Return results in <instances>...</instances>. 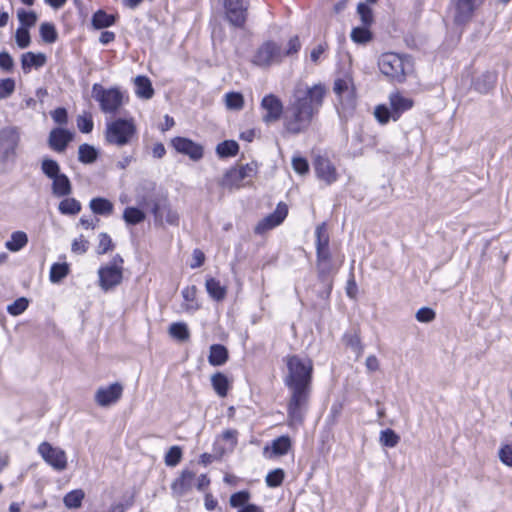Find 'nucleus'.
I'll list each match as a JSON object with an SVG mask.
<instances>
[{
	"instance_id": "nucleus-2",
	"label": "nucleus",
	"mask_w": 512,
	"mask_h": 512,
	"mask_svg": "<svg viewBox=\"0 0 512 512\" xmlns=\"http://www.w3.org/2000/svg\"><path fill=\"white\" fill-rule=\"evenodd\" d=\"M325 95L326 88L323 84L309 87L298 83L284 113L285 129L292 134L305 131L321 108Z\"/></svg>"
},
{
	"instance_id": "nucleus-63",
	"label": "nucleus",
	"mask_w": 512,
	"mask_h": 512,
	"mask_svg": "<svg viewBox=\"0 0 512 512\" xmlns=\"http://www.w3.org/2000/svg\"><path fill=\"white\" fill-rule=\"evenodd\" d=\"M14 66V61L11 55L6 52H0V67L5 71H11Z\"/></svg>"
},
{
	"instance_id": "nucleus-59",
	"label": "nucleus",
	"mask_w": 512,
	"mask_h": 512,
	"mask_svg": "<svg viewBox=\"0 0 512 512\" xmlns=\"http://www.w3.org/2000/svg\"><path fill=\"white\" fill-rule=\"evenodd\" d=\"M240 174H242L243 180L252 179L257 173V164L255 162L247 163L236 167Z\"/></svg>"
},
{
	"instance_id": "nucleus-55",
	"label": "nucleus",
	"mask_w": 512,
	"mask_h": 512,
	"mask_svg": "<svg viewBox=\"0 0 512 512\" xmlns=\"http://www.w3.org/2000/svg\"><path fill=\"white\" fill-rule=\"evenodd\" d=\"M15 41L19 48H27L31 42L28 29L25 27H19L15 33Z\"/></svg>"
},
{
	"instance_id": "nucleus-42",
	"label": "nucleus",
	"mask_w": 512,
	"mask_h": 512,
	"mask_svg": "<svg viewBox=\"0 0 512 512\" xmlns=\"http://www.w3.org/2000/svg\"><path fill=\"white\" fill-rule=\"evenodd\" d=\"M78 154L79 161L86 164L93 163L98 156L96 149L89 144L80 145Z\"/></svg>"
},
{
	"instance_id": "nucleus-23",
	"label": "nucleus",
	"mask_w": 512,
	"mask_h": 512,
	"mask_svg": "<svg viewBox=\"0 0 512 512\" xmlns=\"http://www.w3.org/2000/svg\"><path fill=\"white\" fill-rule=\"evenodd\" d=\"M46 55L44 53L26 52L21 56V66L25 73L30 72L32 67L40 68L46 63Z\"/></svg>"
},
{
	"instance_id": "nucleus-43",
	"label": "nucleus",
	"mask_w": 512,
	"mask_h": 512,
	"mask_svg": "<svg viewBox=\"0 0 512 512\" xmlns=\"http://www.w3.org/2000/svg\"><path fill=\"white\" fill-rule=\"evenodd\" d=\"M123 219L127 224L136 225L145 219V214L138 208L127 207L123 213Z\"/></svg>"
},
{
	"instance_id": "nucleus-6",
	"label": "nucleus",
	"mask_w": 512,
	"mask_h": 512,
	"mask_svg": "<svg viewBox=\"0 0 512 512\" xmlns=\"http://www.w3.org/2000/svg\"><path fill=\"white\" fill-rule=\"evenodd\" d=\"M484 3V0H451L450 11L456 26H466L474 13Z\"/></svg>"
},
{
	"instance_id": "nucleus-37",
	"label": "nucleus",
	"mask_w": 512,
	"mask_h": 512,
	"mask_svg": "<svg viewBox=\"0 0 512 512\" xmlns=\"http://www.w3.org/2000/svg\"><path fill=\"white\" fill-rule=\"evenodd\" d=\"M225 106L228 110L239 111L244 107V97L239 92H229L225 94Z\"/></svg>"
},
{
	"instance_id": "nucleus-35",
	"label": "nucleus",
	"mask_w": 512,
	"mask_h": 512,
	"mask_svg": "<svg viewBox=\"0 0 512 512\" xmlns=\"http://www.w3.org/2000/svg\"><path fill=\"white\" fill-rule=\"evenodd\" d=\"M115 20L116 18L114 15L107 14L103 10H98L92 17V25L96 29H102L112 26L115 23Z\"/></svg>"
},
{
	"instance_id": "nucleus-31",
	"label": "nucleus",
	"mask_w": 512,
	"mask_h": 512,
	"mask_svg": "<svg viewBox=\"0 0 512 512\" xmlns=\"http://www.w3.org/2000/svg\"><path fill=\"white\" fill-rule=\"evenodd\" d=\"M28 243V236L23 231L13 232L10 239L5 243V247L11 252H18Z\"/></svg>"
},
{
	"instance_id": "nucleus-24",
	"label": "nucleus",
	"mask_w": 512,
	"mask_h": 512,
	"mask_svg": "<svg viewBox=\"0 0 512 512\" xmlns=\"http://www.w3.org/2000/svg\"><path fill=\"white\" fill-rule=\"evenodd\" d=\"M72 192V185L69 178L61 173L52 179V193L56 197H66Z\"/></svg>"
},
{
	"instance_id": "nucleus-25",
	"label": "nucleus",
	"mask_w": 512,
	"mask_h": 512,
	"mask_svg": "<svg viewBox=\"0 0 512 512\" xmlns=\"http://www.w3.org/2000/svg\"><path fill=\"white\" fill-rule=\"evenodd\" d=\"M194 478L195 474L192 471L184 470L180 477L173 482V491L179 495H184L192 488Z\"/></svg>"
},
{
	"instance_id": "nucleus-32",
	"label": "nucleus",
	"mask_w": 512,
	"mask_h": 512,
	"mask_svg": "<svg viewBox=\"0 0 512 512\" xmlns=\"http://www.w3.org/2000/svg\"><path fill=\"white\" fill-rule=\"evenodd\" d=\"M211 383L218 396L225 397L227 395L230 384L228 378L223 373L217 372L213 374Z\"/></svg>"
},
{
	"instance_id": "nucleus-45",
	"label": "nucleus",
	"mask_w": 512,
	"mask_h": 512,
	"mask_svg": "<svg viewBox=\"0 0 512 512\" xmlns=\"http://www.w3.org/2000/svg\"><path fill=\"white\" fill-rule=\"evenodd\" d=\"M68 272L69 266L67 263H55L50 270V281L58 283L67 276Z\"/></svg>"
},
{
	"instance_id": "nucleus-11",
	"label": "nucleus",
	"mask_w": 512,
	"mask_h": 512,
	"mask_svg": "<svg viewBox=\"0 0 512 512\" xmlns=\"http://www.w3.org/2000/svg\"><path fill=\"white\" fill-rule=\"evenodd\" d=\"M38 453L55 470L63 471L67 468V456L63 449L53 447L49 442H42L38 446Z\"/></svg>"
},
{
	"instance_id": "nucleus-9",
	"label": "nucleus",
	"mask_w": 512,
	"mask_h": 512,
	"mask_svg": "<svg viewBox=\"0 0 512 512\" xmlns=\"http://www.w3.org/2000/svg\"><path fill=\"white\" fill-rule=\"evenodd\" d=\"M151 212L154 216L156 225L163 226L168 224L170 226H178L180 215L177 210L165 198L156 199L153 201Z\"/></svg>"
},
{
	"instance_id": "nucleus-10",
	"label": "nucleus",
	"mask_w": 512,
	"mask_h": 512,
	"mask_svg": "<svg viewBox=\"0 0 512 512\" xmlns=\"http://www.w3.org/2000/svg\"><path fill=\"white\" fill-rule=\"evenodd\" d=\"M122 263L123 259L116 255L109 265L99 269V282L104 291H108L121 283Z\"/></svg>"
},
{
	"instance_id": "nucleus-49",
	"label": "nucleus",
	"mask_w": 512,
	"mask_h": 512,
	"mask_svg": "<svg viewBox=\"0 0 512 512\" xmlns=\"http://www.w3.org/2000/svg\"><path fill=\"white\" fill-rule=\"evenodd\" d=\"M357 12L360 16L362 25L370 27L374 21L372 9L365 3H359L357 6Z\"/></svg>"
},
{
	"instance_id": "nucleus-51",
	"label": "nucleus",
	"mask_w": 512,
	"mask_h": 512,
	"mask_svg": "<svg viewBox=\"0 0 512 512\" xmlns=\"http://www.w3.org/2000/svg\"><path fill=\"white\" fill-rule=\"evenodd\" d=\"M285 473L282 469L278 468L270 471L266 476V484L269 487H278L284 480Z\"/></svg>"
},
{
	"instance_id": "nucleus-21",
	"label": "nucleus",
	"mask_w": 512,
	"mask_h": 512,
	"mask_svg": "<svg viewBox=\"0 0 512 512\" xmlns=\"http://www.w3.org/2000/svg\"><path fill=\"white\" fill-rule=\"evenodd\" d=\"M333 90L341 101H347L351 103L355 98L353 80L349 75H345L343 78L336 79L334 82Z\"/></svg>"
},
{
	"instance_id": "nucleus-18",
	"label": "nucleus",
	"mask_w": 512,
	"mask_h": 512,
	"mask_svg": "<svg viewBox=\"0 0 512 512\" xmlns=\"http://www.w3.org/2000/svg\"><path fill=\"white\" fill-rule=\"evenodd\" d=\"M496 82L497 72L487 70L473 78L471 87L480 94H488L494 89Z\"/></svg>"
},
{
	"instance_id": "nucleus-29",
	"label": "nucleus",
	"mask_w": 512,
	"mask_h": 512,
	"mask_svg": "<svg viewBox=\"0 0 512 512\" xmlns=\"http://www.w3.org/2000/svg\"><path fill=\"white\" fill-rule=\"evenodd\" d=\"M89 206L93 213L102 216H109L113 213L114 210L113 203L110 200L102 197L93 198L90 201Z\"/></svg>"
},
{
	"instance_id": "nucleus-7",
	"label": "nucleus",
	"mask_w": 512,
	"mask_h": 512,
	"mask_svg": "<svg viewBox=\"0 0 512 512\" xmlns=\"http://www.w3.org/2000/svg\"><path fill=\"white\" fill-rule=\"evenodd\" d=\"M282 60L283 51L280 45L274 41H266L256 50L252 63L256 66L267 68L273 64L281 63Z\"/></svg>"
},
{
	"instance_id": "nucleus-8",
	"label": "nucleus",
	"mask_w": 512,
	"mask_h": 512,
	"mask_svg": "<svg viewBox=\"0 0 512 512\" xmlns=\"http://www.w3.org/2000/svg\"><path fill=\"white\" fill-rule=\"evenodd\" d=\"M93 92L104 113L115 114L123 104V94L117 88L104 89L95 84Z\"/></svg>"
},
{
	"instance_id": "nucleus-39",
	"label": "nucleus",
	"mask_w": 512,
	"mask_h": 512,
	"mask_svg": "<svg viewBox=\"0 0 512 512\" xmlns=\"http://www.w3.org/2000/svg\"><path fill=\"white\" fill-rule=\"evenodd\" d=\"M239 145L234 140H226L219 143L216 152L220 157L235 156L238 153Z\"/></svg>"
},
{
	"instance_id": "nucleus-20",
	"label": "nucleus",
	"mask_w": 512,
	"mask_h": 512,
	"mask_svg": "<svg viewBox=\"0 0 512 512\" xmlns=\"http://www.w3.org/2000/svg\"><path fill=\"white\" fill-rule=\"evenodd\" d=\"M314 165L317 177L326 184L330 185L337 180L336 168L327 158L317 157Z\"/></svg>"
},
{
	"instance_id": "nucleus-64",
	"label": "nucleus",
	"mask_w": 512,
	"mask_h": 512,
	"mask_svg": "<svg viewBox=\"0 0 512 512\" xmlns=\"http://www.w3.org/2000/svg\"><path fill=\"white\" fill-rule=\"evenodd\" d=\"M499 458L505 465L512 467V446L506 445L501 448Z\"/></svg>"
},
{
	"instance_id": "nucleus-28",
	"label": "nucleus",
	"mask_w": 512,
	"mask_h": 512,
	"mask_svg": "<svg viewBox=\"0 0 512 512\" xmlns=\"http://www.w3.org/2000/svg\"><path fill=\"white\" fill-rule=\"evenodd\" d=\"M135 93L139 98L150 99L154 95V89L151 81L146 76H137L134 80Z\"/></svg>"
},
{
	"instance_id": "nucleus-62",
	"label": "nucleus",
	"mask_w": 512,
	"mask_h": 512,
	"mask_svg": "<svg viewBox=\"0 0 512 512\" xmlns=\"http://www.w3.org/2000/svg\"><path fill=\"white\" fill-rule=\"evenodd\" d=\"M77 126L83 133H89L93 129V121L91 117L79 116L77 119Z\"/></svg>"
},
{
	"instance_id": "nucleus-44",
	"label": "nucleus",
	"mask_w": 512,
	"mask_h": 512,
	"mask_svg": "<svg viewBox=\"0 0 512 512\" xmlns=\"http://www.w3.org/2000/svg\"><path fill=\"white\" fill-rule=\"evenodd\" d=\"M351 39L358 44H366L369 42L372 39L369 26L362 25L361 27H355L351 32Z\"/></svg>"
},
{
	"instance_id": "nucleus-50",
	"label": "nucleus",
	"mask_w": 512,
	"mask_h": 512,
	"mask_svg": "<svg viewBox=\"0 0 512 512\" xmlns=\"http://www.w3.org/2000/svg\"><path fill=\"white\" fill-rule=\"evenodd\" d=\"M182 458V450L179 446H172L165 455V464L170 467L176 466Z\"/></svg>"
},
{
	"instance_id": "nucleus-53",
	"label": "nucleus",
	"mask_w": 512,
	"mask_h": 512,
	"mask_svg": "<svg viewBox=\"0 0 512 512\" xmlns=\"http://www.w3.org/2000/svg\"><path fill=\"white\" fill-rule=\"evenodd\" d=\"M250 499V493L247 491H239L231 495L230 505L234 508L244 507Z\"/></svg>"
},
{
	"instance_id": "nucleus-16",
	"label": "nucleus",
	"mask_w": 512,
	"mask_h": 512,
	"mask_svg": "<svg viewBox=\"0 0 512 512\" xmlns=\"http://www.w3.org/2000/svg\"><path fill=\"white\" fill-rule=\"evenodd\" d=\"M123 393V386L116 382L107 387H100L95 394V401L101 407H108L115 404Z\"/></svg>"
},
{
	"instance_id": "nucleus-40",
	"label": "nucleus",
	"mask_w": 512,
	"mask_h": 512,
	"mask_svg": "<svg viewBox=\"0 0 512 512\" xmlns=\"http://www.w3.org/2000/svg\"><path fill=\"white\" fill-rule=\"evenodd\" d=\"M169 334L180 341H186L190 337L188 326L183 322L172 323L169 327Z\"/></svg>"
},
{
	"instance_id": "nucleus-26",
	"label": "nucleus",
	"mask_w": 512,
	"mask_h": 512,
	"mask_svg": "<svg viewBox=\"0 0 512 512\" xmlns=\"http://www.w3.org/2000/svg\"><path fill=\"white\" fill-rule=\"evenodd\" d=\"M291 448V440L289 436H280L272 441L271 447L264 448V453L271 451L269 457L282 456L288 453Z\"/></svg>"
},
{
	"instance_id": "nucleus-41",
	"label": "nucleus",
	"mask_w": 512,
	"mask_h": 512,
	"mask_svg": "<svg viewBox=\"0 0 512 512\" xmlns=\"http://www.w3.org/2000/svg\"><path fill=\"white\" fill-rule=\"evenodd\" d=\"M41 171L49 179H53L54 177H57L59 174H61L58 162L50 158H44L42 160Z\"/></svg>"
},
{
	"instance_id": "nucleus-46",
	"label": "nucleus",
	"mask_w": 512,
	"mask_h": 512,
	"mask_svg": "<svg viewBox=\"0 0 512 512\" xmlns=\"http://www.w3.org/2000/svg\"><path fill=\"white\" fill-rule=\"evenodd\" d=\"M379 441L383 446L393 448L398 445L400 437L394 430L386 429L381 431Z\"/></svg>"
},
{
	"instance_id": "nucleus-22",
	"label": "nucleus",
	"mask_w": 512,
	"mask_h": 512,
	"mask_svg": "<svg viewBox=\"0 0 512 512\" xmlns=\"http://www.w3.org/2000/svg\"><path fill=\"white\" fill-rule=\"evenodd\" d=\"M389 101L392 108L391 116L394 121H396L403 112L409 110L413 106L412 99L403 96L399 92L390 94Z\"/></svg>"
},
{
	"instance_id": "nucleus-5",
	"label": "nucleus",
	"mask_w": 512,
	"mask_h": 512,
	"mask_svg": "<svg viewBox=\"0 0 512 512\" xmlns=\"http://www.w3.org/2000/svg\"><path fill=\"white\" fill-rule=\"evenodd\" d=\"M20 143V133L16 127H5L0 130V164L14 161Z\"/></svg>"
},
{
	"instance_id": "nucleus-19",
	"label": "nucleus",
	"mask_w": 512,
	"mask_h": 512,
	"mask_svg": "<svg viewBox=\"0 0 512 512\" xmlns=\"http://www.w3.org/2000/svg\"><path fill=\"white\" fill-rule=\"evenodd\" d=\"M73 139V133L63 128H54L51 130L48 138L50 148L56 152L65 151L69 142Z\"/></svg>"
},
{
	"instance_id": "nucleus-34",
	"label": "nucleus",
	"mask_w": 512,
	"mask_h": 512,
	"mask_svg": "<svg viewBox=\"0 0 512 512\" xmlns=\"http://www.w3.org/2000/svg\"><path fill=\"white\" fill-rule=\"evenodd\" d=\"M81 208V203L78 200L69 197L64 198L58 205V210L63 215L74 216L81 211Z\"/></svg>"
},
{
	"instance_id": "nucleus-33",
	"label": "nucleus",
	"mask_w": 512,
	"mask_h": 512,
	"mask_svg": "<svg viewBox=\"0 0 512 512\" xmlns=\"http://www.w3.org/2000/svg\"><path fill=\"white\" fill-rule=\"evenodd\" d=\"M84 498V491L82 489H75L64 496L63 503L68 509H78L82 506Z\"/></svg>"
},
{
	"instance_id": "nucleus-17",
	"label": "nucleus",
	"mask_w": 512,
	"mask_h": 512,
	"mask_svg": "<svg viewBox=\"0 0 512 512\" xmlns=\"http://www.w3.org/2000/svg\"><path fill=\"white\" fill-rule=\"evenodd\" d=\"M288 213V207L285 203L280 202L276 210L265 217L262 221H260L255 227V232L258 234H262L267 230H270L278 225H280L283 220L286 218Z\"/></svg>"
},
{
	"instance_id": "nucleus-15",
	"label": "nucleus",
	"mask_w": 512,
	"mask_h": 512,
	"mask_svg": "<svg viewBox=\"0 0 512 512\" xmlns=\"http://www.w3.org/2000/svg\"><path fill=\"white\" fill-rule=\"evenodd\" d=\"M171 145L177 152L189 156L193 161L203 157V147L188 138L175 137L171 140Z\"/></svg>"
},
{
	"instance_id": "nucleus-3",
	"label": "nucleus",
	"mask_w": 512,
	"mask_h": 512,
	"mask_svg": "<svg viewBox=\"0 0 512 512\" xmlns=\"http://www.w3.org/2000/svg\"><path fill=\"white\" fill-rule=\"evenodd\" d=\"M137 137V127L133 118H117L106 124L105 139L110 145L123 147Z\"/></svg>"
},
{
	"instance_id": "nucleus-61",
	"label": "nucleus",
	"mask_w": 512,
	"mask_h": 512,
	"mask_svg": "<svg viewBox=\"0 0 512 512\" xmlns=\"http://www.w3.org/2000/svg\"><path fill=\"white\" fill-rule=\"evenodd\" d=\"M113 247L112 240L107 233H101L99 235V245L97 252L99 254H105Z\"/></svg>"
},
{
	"instance_id": "nucleus-14",
	"label": "nucleus",
	"mask_w": 512,
	"mask_h": 512,
	"mask_svg": "<svg viewBox=\"0 0 512 512\" xmlns=\"http://www.w3.org/2000/svg\"><path fill=\"white\" fill-rule=\"evenodd\" d=\"M261 108L265 111L262 119L266 124L278 121L283 114V104L274 94L266 95L262 99Z\"/></svg>"
},
{
	"instance_id": "nucleus-38",
	"label": "nucleus",
	"mask_w": 512,
	"mask_h": 512,
	"mask_svg": "<svg viewBox=\"0 0 512 512\" xmlns=\"http://www.w3.org/2000/svg\"><path fill=\"white\" fill-rule=\"evenodd\" d=\"M344 344L351 348L352 351L356 354V357L359 358L363 352V345L361 343L360 336L357 332L347 333L343 336Z\"/></svg>"
},
{
	"instance_id": "nucleus-36",
	"label": "nucleus",
	"mask_w": 512,
	"mask_h": 512,
	"mask_svg": "<svg viewBox=\"0 0 512 512\" xmlns=\"http://www.w3.org/2000/svg\"><path fill=\"white\" fill-rule=\"evenodd\" d=\"M208 294L215 300L220 301L225 298L226 289L220 282L214 278H209L205 283Z\"/></svg>"
},
{
	"instance_id": "nucleus-27",
	"label": "nucleus",
	"mask_w": 512,
	"mask_h": 512,
	"mask_svg": "<svg viewBox=\"0 0 512 512\" xmlns=\"http://www.w3.org/2000/svg\"><path fill=\"white\" fill-rule=\"evenodd\" d=\"M242 174L236 167L229 169L219 181V185L226 189L239 188L243 182Z\"/></svg>"
},
{
	"instance_id": "nucleus-4",
	"label": "nucleus",
	"mask_w": 512,
	"mask_h": 512,
	"mask_svg": "<svg viewBox=\"0 0 512 512\" xmlns=\"http://www.w3.org/2000/svg\"><path fill=\"white\" fill-rule=\"evenodd\" d=\"M380 71L392 80L403 82L407 74L413 70V63L409 56L397 53H384L378 61Z\"/></svg>"
},
{
	"instance_id": "nucleus-48",
	"label": "nucleus",
	"mask_w": 512,
	"mask_h": 512,
	"mask_svg": "<svg viewBox=\"0 0 512 512\" xmlns=\"http://www.w3.org/2000/svg\"><path fill=\"white\" fill-rule=\"evenodd\" d=\"M40 35L44 42L54 43L57 39V31L51 23H42L40 26Z\"/></svg>"
},
{
	"instance_id": "nucleus-47",
	"label": "nucleus",
	"mask_w": 512,
	"mask_h": 512,
	"mask_svg": "<svg viewBox=\"0 0 512 512\" xmlns=\"http://www.w3.org/2000/svg\"><path fill=\"white\" fill-rule=\"evenodd\" d=\"M17 17L21 23V27L30 28L36 24L37 15L34 11H25L24 9H19L17 11Z\"/></svg>"
},
{
	"instance_id": "nucleus-58",
	"label": "nucleus",
	"mask_w": 512,
	"mask_h": 512,
	"mask_svg": "<svg viewBox=\"0 0 512 512\" xmlns=\"http://www.w3.org/2000/svg\"><path fill=\"white\" fill-rule=\"evenodd\" d=\"M435 312L429 307L420 308L416 313V319L422 323H429L435 319Z\"/></svg>"
},
{
	"instance_id": "nucleus-30",
	"label": "nucleus",
	"mask_w": 512,
	"mask_h": 512,
	"mask_svg": "<svg viewBox=\"0 0 512 512\" xmlns=\"http://www.w3.org/2000/svg\"><path fill=\"white\" fill-rule=\"evenodd\" d=\"M228 360V350L225 346L214 344L210 347L208 361L213 366H221Z\"/></svg>"
},
{
	"instance_id": "nucleus-54",
	"label": "nucleus",
	"mask_w": 512,
	"mask_h": 512,
	"mask_svg": "<svg viewBox=\"0 0 512 512\" xmlns=\"http://www.w3.org/2000/svg\"><path fill=\"white\" fill-rule=\"evenodd\" d=\"M15 91V80L6 78L0 80V100L10 97Z\"/></svg>"
},
{
	"instance_id": "nucleus-52",
	"label": "nucleus",
	"mask_w": 512,
	"mask_h": 512,
	"mask_svg": "<svg viewBox=\"0 0 512 512\" xmlns=\"http://www.w3.org/2000/svg\"><path fill=\"white\" fill-rule=\"evenodd\" d=\"M28 304V300L25 297H21L16 299L12 304L8 305L7 311L9 314L17 316L27 309Z\"/></svg>"
},
{
	"instance_id": "nucleus-56",
	"label": "nucleus",
	"mask_w": 512,
	"mask_h": 512,
	"mask_svg": "<svg viewBox=\"0 0 512 512\" xmlns=\"http://www.w3.org/2000/svg\"><path fill=\"white\" fill-rule=\"evenodd\" d=\"M301 49V41L298 36H293L289 39L287 43V47L283 51V58L284 57H292L296 55L299 50Z\"/></svg>"
},
{
	"instance_id": "nucleus-13",
	"label": "nucleus",
	"mask_w": 512,
	"mask_h": 512,
	"mask_svg": "<svg viewBox=\"0 0 512 512\" xmlns=\"http://www.w3.org/2000/svg\"><path fill=\"white\" fill-rule=\"evenodd\" d=\"M316 254L317 265L321 272H325L326 268L323 267L330 260L329 251V235L326 230V224L321 223L316 227Z\"/></svg>"
},
{
	"instance_id": "nucleus-1",
	"label": "nucleus",
	"mask_w": 512,
	"mask_h": 512,
	"mask_svg": "<svg viewBox=\"0 0 512 512\" xmlns=\"http://www.w3.org/2000/svg\"><path fill=\"white\" fill-rule=\"evenodd\" d=\"M284 384L289 390L287 402V423L298 428L304 422L312 391L313 361L306 356L287 355Z\"/></svg>"
},
{
	"instance_id": "nucleus-57",
	"label": "nucleus",
	"mask_w": 512,
	"mask_h": 512,
	"mask_svg": "<svg viewBox=\"0 0 512 512\" xmlns=\"http://www.w3.org/2000/svg\"><path fill=\"white\" fill-rule=\"evenodd\" d=\"M293 170L299 175H306L309 172L308 161L301 156H294L292 158Z\"/></svg>"
},
{
	"instance_id": "nucleus-12",
	"label": "nucleus",
	"mask_w": 512,
	"mask_h": 512,
	"mask_svg": "<svg viewBox=\"0 0 512 512\" xmlns=\"http://www.w3.org/2000/svg\"><path fill=\"white\" fill-rule=\"evenodd\" d=\"M249 0H224L228 21L235 27L242 28L246 22Z\"/></svg>"
},
{
	"instance_id": "nucleus-60",
	"label": "nucleus",
	"mask_w": 512,
	"mask_h": 512,
	"mask_svg": "<svg viewBox=\"0 0 512 512\" xmlns=\"http://www.w3.org/2000/svg\"><path fill=\"white\" fill-rule=\"evenodd\" d=\"M392 111H389V109L384 105H379L375 108L374 115L375 118L379 121L381 124H386L391 116Z\"/></svg>"
}]
</instances>
